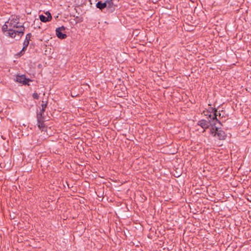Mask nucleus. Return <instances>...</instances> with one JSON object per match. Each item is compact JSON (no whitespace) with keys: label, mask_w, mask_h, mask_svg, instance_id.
I'll list each match as a JSON object with an SVG mask.
<instances>
[{"label":"nucleus","mask_w":251,"mask_h":251,"mask_svg":"<svg viewBox=\"0 0 251 251\" xmlns=\"http://www.w3.org/2000/svg\"><path fill=\"white\" fill-rule=\"evenodd\" d=\"M29 40H25L24 42V46H25V47H28V45H29Z\"/></svg>","instance_id":"15"},{"label":"nucleus","mask_w":251,"mask_h":251,"mask_svg":"<svg viewBox=\"0 0 251 251\" xmlns=\"http://www.w3.org/2000/svg\"><path fill=\"white\" fill-rule=\"evenodd\" d=\"M23 51H24L22 50L20 51V52L18 53V54H19V55H20V56H21V55H22L24 54Z\"/></svg>","instance_id":"17"},{"label":"nucleus","mask_w":251,"mask_h":251,"mask_svg":"<svg viewBox=\"0 0 251 251\" xmlns=\"http://www.w3.org/2000/svg\"><path fill=\"white\" fill-rule=\"evenodd\" d=\"M39 18H40V20L42 22H49V21H50L51 20V19H49V18L48 17H46L45 16H44L43 15H40L39 16Z\"/></svg>","instance_id":"8"},{"label":"nucleus","mask_w":251,"mask_h":251,"mask_svg":"<svg viewBox=\"0 0 251 251\" xmlns=\"http://www.w3.org/2000/svg\"><path fill=\"white\" fill-rule=\"evenodd\" d=\"M9 25L8 35L18 40L21 39L24 33L25 28L20 25L19 18L18 16H11L7 22Z\"/></svg>","instance_id":"1"},{"label":"nucleus","mask_w":251,"mask_h":251,"mask_svg":"<svg viewBox=\"0 0 251 251\" xmlns=\"http://www.w3.org/2000/svg\"><path fill=\"white\" fill-rule=\"evenodd\" d=\"M213 111H214V114L213 115L211 114L209 115L210 119H208V121L205 120H201L198 122V125L204 129V131L209 127L210 125H215V121L217 122L218 121L217 118V110L215 108L213 109Z\"/></svg>","instance_id":"2"},{"label":"nucleus","mask_w":251,"mask_h":251,"mask_svg":"<svg viewBox=\"0 0 251 251\" xmlns=\"http://www.w3.org/2000/svg\"><path fill=\"white\" fill-rule=\"evenodd\" d=\"M27 47H25V46H24V47H23V48L22 49V50L24 51L26 49Z\"/></svg>","instance_id":"18"},{"label":"nucleus","mask_w":251,"mask_h":251,"mask_svg":"<svg viewBox=\"0 0 251 251\" xmlns=\"http://www.w3.org/2000/svg\"><path fill=\"white\" fill-rule=\"evenodd\" d=\"M65 30V27L64 26L58 27L56 29V35L57 37L60 39H64L67 37L66 34L62 33V31Z\"/></svg>","instance_id":"4"},{"label":"nucleus","mask_w":251,"mask_h":251,"mask_svg":"<svg viewBox=\"0 0 251 251\" xmlns=\"http://www.w3.org/2000/svg\"><path fill=\"white\" fill-rule=\"evenodd\" d=\"M96 6L98 8L102 10L104 8H106V2H102L101 1H99L97 3Z\"/></svg>","instance_id":"7"},{"label":"nucleus","mask_w":251,"mask_h":251,"mask_svg":"<svg viewBox=\"0 0 251 251\" xmlns=\"http://www.w3.org/2000/svg\"><path fill=\"white\" fill-rule=\"evenodd\" d=\"M32 97L34 99H35V100L39 99V95L37 93H34L32 95Z\"/></svg>","instance_id":"13"},{"label":"nucleus","mask_w":251,"mask_h":251,"mask_svg":"<svg viewBox=\"0 0 251 251\" xmlns=\"http://www.w3.org/2000/svg\"><path fill=\"white\" fill-rule=\"evenodd\" d=\"M45 14L47 15V17H48L49 19H52L51 15L49 12H47L46 13H45Z\"/></svg>","instance_id":"16"},{"label":"nucleus","mask_w":251,"mask_h":251,"mask_svg":"<svg viewBox=\"0 0 251 251\" xmlns=\"http://www.w3.org/2000/svg\"><path fill=\"white\" fill-rule=\"evenodd\" d=\"M42 104L41 105L42 106V109L40 110V112L39 113H42V114H44L45 111V109L47 107V102H46L45 103H44V101H42Z\"/></svg>","instance_id":"11"},{"label":"nucleus","mask_w":251,"mask_h":251,"mask_svg":"<svg viewBox=\"0 0 251 251\" xmlns=\"http://www.w3.org/2000/svg\"><path fill=\"white\" fill-rule=\"evenodd\" d=\"M114 1V0H107L105 1L106 3V8H107L109 12H113L115 10V7L117 5Z\"/></svg>","instance_id":"6"},{"label":"nucleus","mask_w":251,"mask_h":251,"mask_svg":"<svg viewBox=\"0 0 251 251\" xmlns=\"http://www.w3.org/2000/svg\"><path fill=\"white\" fill-rule=\"evenodd\" d=\"M211 132L213 136L217 137L219 140H225L226 138V135L225 131L222 130H219L218 128H216L215 130L214 128L211 129Z\"/></svg>","instance_id":"3"},{"label":"nucleus","mask_w":251,"mask_h":251,"mask_svg":"<svg viewBox=\"0 0 251 251\" xmlns=\"http://www.w3.org/2000/svg\"><path fill=\"white\" fill-rule=\"evenodd\" d=\"M2 30L3 31H8L9 32V25L7 22L2 26Z\"/></svg>","instance_id":"12"},{"label":"nucleus","mask_w":251,"mask_h":251,"mask_svg":"<svg viewBox=\"0 0 251 251\" xmlns=\"http://www.w3.org/2000/svg\"><path fill=\"white\" fill-rule=\"evenodd\" d=\"M16 81L22 83L23 84H26L31 80L29 78H25V75H17L16 76Z\"/></svg>","instance_id":"5"},{"label":"nucleus","mask_w":251,"mask_h":251,"mask_svg":"<svg viewBox=\"0 0 251 251\" xmlns=\"http://www.w3.org/2000/svg\"><path fill=\"white\" fill-rule=\"evenodd\" d=\"M38 126L39 129H41L42 131H44L46 129L45 125L44 124V122L42 123H38Z\"/></svg>","instance_id":"10"},{"label":"nucleus","mask_w":251,"mask_h":251,"mask_svg":"<svg viewBox=\"0 0 251 251\" xmlns=\"http://www.w3.org/2000/svg\"><path fill=\"white\" fill-rule=\"evenodd\" d=\"M32 36V35L31 33H28L26 34V37H25V40H30V38Z\"/></svg>","instance_id":"14"},{"label":"nucleus","mask_w":251,"mask_h":251,"mask_svg":"<svg viewBox=\"0 0 251 251\" xmlns=\"http://www.w3.org/2000/svg\"><path fill=\"white\" fill-rule=\"evenodd\" d=\"M42 113H39L37 114V121L38 123H42L44 122V117L43 116Z\"/></svg>","instance_id":"9"}]
</instances>
